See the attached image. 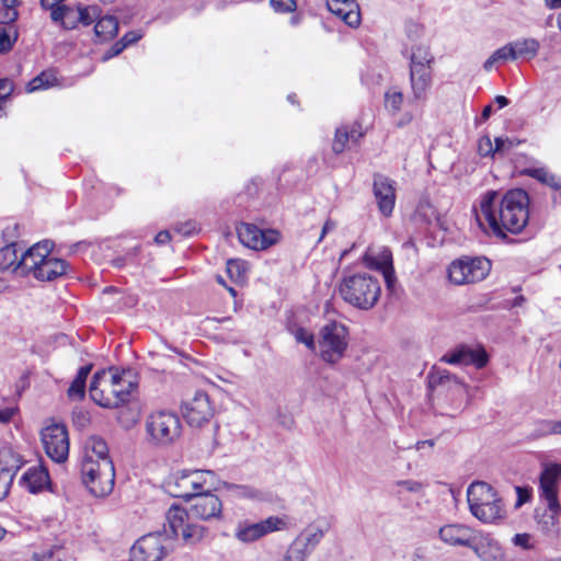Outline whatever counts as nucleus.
I'll return each mask as SVG.
<instances>
[{
	"label": "nucleus",
	"mask_w": 561,
	"mask_h": 561,
	"mask_svg": "<svg viewBox=\"0 0 561 561\" xmlns=\"http://www.w3.org/2000/svg\"><path fill=\"white\" fill-rule=\"evenodd\" d=\"M529 195L523 188H513L500 195L488 191L481 198L480 210L493 233L506 239V231L517 234L529 220Z\"/></svg>",
	"instance_id": "nucleus-1"
},
{
	"label": "nucleus",
	"mask_w": 561,
	"mask_h": 561,
	"mask_svg": "<svg viewBox=\"0 0 561 561\" xmlns=\"http://www.w3.org/2000/svg\"><path fill=\"white\" fill-rule=\"evenodd\" d=\"M467 501L471 514L482 523H499L506 516L502 499L495 489L484 481H476L469 485Z\"/></svg>",
	"instance_id": "nucleus-2"
},
{
	"label": "nucleus",
	"mask_w": 561,
	"mask_h": 561,
	"mask_svg": "<svg viewBox=\"0 0 561 561\" xmlns=\"http://www.w3.org/2000/svg\"><path fill=\"white\" fill-rule=\"evenodd\" d=\"M339 291L345 302L362 310H369L377 304L381 288L376 277L358 273L343 277Z\"/></svg>",
	"instance_id": "nucleus-3"
},
{
	"label": "nucleus",
	"mask_w": 561,
	"mask_h": 561,
	"mask_svg": "<svg viewBox=\"0 0 561 561\" xmlns=\"http://www.w3.org/2000/svg\"><path fill=\"white\" fill-rule=\"evenodd\" d=\"M81 478L89 492L95 497L108 495L114 488L115 469L112 459L95 460L83 457Z\"/></svg>",
	"instance_id": "nucleus-4"
},
{
	"label": "nucleus",
	"mask_w": 561,
	"mask_h": 561,
	"mask_svg": "<svg viewBox=\"0 0 561 561\" xmlns=\"http://www.w3.org/2000/svg\"><path fill=\"white\" fill-rule=\"evenodd\" d=\"M190 517H192L191 514L179 505L173 504L168 510L164 525L173 546L179 536L185 545L193 546L201 542L207 535L208 529L203 525L190 522Z\"/></svg>",
	"instance_id": "nucleus-5"
},
{
	"label": "nucleus",
	"mask_w": 561,
	"mask_h": 561,
	"mask_svg": "<svg viewBox=\"0 0 561 561\" xmlns=\"http://www.w3.org/2000/svg\"><path fill=\"white\" fill-rule=\"evenodd\" d=\"M173 549L164 525L162 531L147 534L133 545L130 561H161Z\"/></svg>",
	"instance_id": "nucleus-6"
},
{
	"label": "nucleus",
	"mask_w": 561,
	"mask_h": 561,
	"mask_svg": "<svg viewBox=\"0 0 561 561\" xmlns=\"http://www.w3.org/2000/svg\"><path fill=\"white\" fill-rule=\"evenodd\" d=\"M348 329L337 321H330L320 330L319 348L321 358L330 364L337 363L348 345Z\"/></svg>",
	"instance_id": "nucleus-7"
},
{
	"label": "nucleus",
	"mask_w": 561,
	"mask_h": 561,
	"mask_svg": "<svg viewBox=\"0 0 561 561\" xmlns=\"http://www.w3.org/2000/svg\"><path fill=\"white\" fill-rule=\"evenodd\" d=\"M213 485L214 483L204 479L198 470H182L169 477L164 483V489L172 497L188 502L205 488L210 489Z\"/></svg>",
	"instance_id": "nucleus-8"
},
{
	"label": "nucleus",
	"mask_w": 561,
	"mask_h": 561,
	"mask_svg": "<svg viewBox=\"0 0 561 561\" xmlns=\"http://www.w3.org/2000/svg\"><path fill=\"white\" fill-rule=\"evenodd\" d=\"M491 271V262L485 257L463 256L455 260L448 267V278L455 285H465L483 280Z\"/></svg>",
	"instance_id": "nucleus-9"
},
{
	"label": "nucleus",
	"mask_w": 561,
	"mask_h": 561,
	"mask_svg": "<svg viewBox=\"0 0 561 561\" xmlns=\"http://www.w3.org/2000/svg\"><path fill=\"white\" fill-rule=\"evenodd\" d=\"M146 427L152 440L159 445H169L181 434L179 416L165 411L152 413L147 419Z\"/></svg>",
	"instance_id": "nucleus-10"
},
{
	"label": "nucleus",
	"mask_w": 561,
	"mask_h": 561,
	"mask_svg": "<svg viewBox=\"0 0 561 561\" xmlns=\"http://www.w3.org/2000/svg\"><path fill=\"white\" fill-rule=\"evenodd\" d=\"M42 442L47 456L55 462H64L69 455V437L66 425L51 424L42 430Z\"/></svg>",
	"instance_id": "nucleus-11"
},
{
	"label": "nucleus",
	"mask_w": 561,
	"mask_h": 561,
	"mask_svg": "<svg viewBox=\"0 0 561 561\" xmlns=\"http://www.w3.org/2000/svg\"><path fill=\"white\" fill-rule=\"evenodd\" d=\"M240 242L252 250H265L279 240V232L274 229H261L253 224L241 222L237 227Z\"/></svg>",
	"instance_id": "nucleus-12"
},
{
	"label": "nucleus",
	"mask_w": 561,
	"mask_h": 561,
	"mask_svg": "<svg viewBox=\"0 0 561 561\" xmlns=\"http://www.w3.org/2000/svg\"><path fill=\"white\" fill-rule=\"evenodd\" d=\"M192 502L188 512L192 517L206 522L221 518V500L213 494L210 489L205 488L201 493L195 495Z\"/></svg>",
	"instance_id": "nucleus-13"
},
{
	"label": "nucleus",
	"mask_w": 561,
	"mask_h": 561,
	"mask_svg": "<svg viewBox=\"0 0 561 561\" xmlns=\"http://www.w3.org/2000/svg\"><path fill=\"white\" fill-rule=\"evenodd\" d=\"M182 414L191 426L199 427L209 422L214 411L207 393L197 391L191 400L183 402Z\"/></svg>",
	"instance_id": "nucleus-14"
},
{
	"label": "nucleus",
	"mask_w": 561,
	"mask_h": 561,
	"mask_svg": "<svg viewBox=\"0 0 561 561\" xmlns=\"http://www.w3.org/2000/svg\"><path fill=\"white\" fill-rule=\"evenodd\" d=\"M284 526L285 522L277 516H270L259 523L245 520L238 524L236 538L242 542H253L272 531L282 529Z\"/></svg>",
	"instance_id": "nucleus-15"
},
{
	"label": "nucleus",
	"mask_w": 561,
	"mask_h": 561,
	"mask_svg": "<svg viewBox=\"0 0 561 561\" xmlns=\"http://www.w3.org/2000/svg\"><path fill=\"white\" fill-rule=\"evenodd\" d=\"M560 481L561 462L546 465L539 477V496L548 504V507L554 508L558 506Z\"/></svg>",
	"instance_id": "nucleus-16"
},
{
	"label": "nucleus",
	"mask_w": 561,
	"mask_h": 561,
	"mask_svg": "<svg viewBox=\"0 0 561 561\" xmlns=\"http://www.w3.org/2000/svg\"><path fill=\"white\" fill-rule=\"evenodd\" d=\"M373 192L379 211L385 217H389L396 204L394 181L383 174L377 173L374 175Z\"/></svg>",
	"instance_id": "nucleus-17"
},
{
	"label": "nucleus",
	"mask_w": 561,
	"mask_h": 561,
	"mask_svg": "<svg viewBox=\"0 0 561 561\" xmlns=\"http://www.w3.org/2000/svg\"><path fill=\"white\" fill-rule=\"evenodd\" d=\"M440 362L450 365H473L480 369L488 364L489 355L484 348L473 350L467 345H459L443 355Z\"/></svg>",
	"instance_id": "nucleus-18"
},
{
	"label": "nucleus",
	"mask_w": 561,
	"mask_h": 561,
	"mask_svg": "<svg viewBox=\"0 0 561 561\" xmlns=\"http://www.w3.org/2000/svg\"><path fill=\"white\" fill-rule=\"evenodd\" d=\"M47 245H54V242L50 240H44L27 249L16 263L14 273L19 274L20 276H27L31 274L34 275L36 268L44 260L43 255Z\"/></svg>",
	"instance_id": "nucleus-19"
},
{
	"label": "nucleus",
	"mask_w": 561,
	"mask_h": 561,
	"mask_svg": "<svg viewBox=\"0 0 561 561\" xmlns=\"http://www.w3.org/2000/svg\"><path fill=\"white\" fill-rule=\"evenodd\" d=\"M54 245H47V248H45L44 260L33 275L37 280L53 282L67 274L69 267L68 263L65 260L49 255Z\"/></svg>",
	"instance_id": "nucleus-20"
},
{
	"label": "nucleus",
	"mask_w": 561,
	"mask_h": 561,
	"mask_svg": "<svg viewBox=\"0 0 561 561\" xmlns=\"http://www.w3.org/2000/svg\"><path fill=\"white\" fill-rule=\"evenodd\" d=\"M110 386L112 399H122V405L128 403L133 398V390L137 387L134 371L131 369H124L122 373H113Z\"/></svg>",
	"instance_id": "nucleus-21"
},
{
	"label": "nucleus",
	"mask_w": 561,
	"mask_h": 561,
	"mask_svg": "<svg viewBox=\"0 0 561 561\" xmlns=\"http://www.w3.org/2000/svg\"><path fill=\"white\" fill-rule=\"evenodd\" d=\"M439 538L449 546L471 548L474 541L472 529L460 524L445 525L439 529Z\"/></svg>",
	"instance_id": "nucleus-22"
},
{
	"label": "nucleus",
	"mask_w": 561,
	"mask_h": 561,
	"mask_svg": "<svg viewBox=\"0 0 561 561\" xmlns=\"http://www.w3.org/2000/svg\"><path fill=\"white\" fill-rule=\"evenodd\" d=\"M534 517L537 520L540 529L548 536L557 537L561 534V505L554 508L537 507L534 513Z\"/></svg>",
	"instance_id": "nucleus-23"
},
{
	"label": "nucleus",
	"mask_w": 561,
	"mask_h": 561,
	"mask_svg": "<svg viewBox=\"0 0 561 561\" xmlns=\"http://www.w3.org/2000/svg\"><path fill=\"white\" fill-rule=\"evenodd\" d=\"M328 9L351 27L360 23L359 9L354 0H329Z\"/></svg>",
	"instance_id": "nucleus-24"
},
{
	"label": "nucleus",
	"mask_w": 561,
	"mask_h": 561,
	"mask_svg": "<svg viewBox=\"0 0 561 561\" xmlns=\"http://www.w3.org/2000/svg\"><path fill=\"white\" fill-rule=\"evenodd\" d=\"M20 484L33 494L50 489L48 471L42 466H33L23 473Z\"/></svg>",
	"instance_id": "nucleus-25"
},
{
	"label": "nucleus",
	"mask_w": 561,
	"mask_h": 561,
	"mask_svg": "<svg viewBox=\"0 0 561 561\" xmlns=\"http://www.w3.org/2000/svg\"><path fill=\"white\" fill-rule=\"evenodd\" d=\"M410 83L415 100H423L432 85V67L410 66Z\"/></svg>",
	"instance_id": "nucleus-26"
},
{
	"label": "nucleus",
	"mask_w": 561,
	"mask_h": 561,
	"mask_svg": "<svg viewBox=\"0 0 561 561\" xmlns=\"http://www.w3.org/2000/svg\"><path fill=\"white\" fill-rule=\"evenodd\" d=\"M427 383L431 390L439 388L455 389L457 391L466 390V385L456 375L435 366L427 374Z\"/></svg>",
	"instance_id": "nucleus-27"
},
{
	"label": "nucleus",
	"mask_w": 561,
	"mask_h": 561,
	"mask_svg": "<svg viewBox=\"0 0 561 561\" xmlns=\"http://www.w3.org/2000/svg\"><path fill=\"white\" fill-rule=\"evenodd\" d=\"M106 375L107 373L105 370H99L93 375L89 389L90 397L100 407L117 409L122 405V399H112L110 390L106 393L105 389L100 388L101 380H103Z\"/></svg>",
	"instance_id": "nucleus-28"
},
{
	"label": "nucleus",
	"mask_w": 561,
	"mask_h": 561,
	"mask_svg": "<svg viewBox=\"0 0 561 561\" xmlns=\"http://www.w3.org/2000/svg\"><path fill=\"white\" fill-rule=\"evenodd\" d=\"M364 260L369 268H374L382 273L387 288L392 290L396 283V276L392 265L391 252L389 250H385L380 259L365 255Z\"/></svg>",
	"instance_id": "nucleus-29"
},
{
	"label": "nucleus",
	"mask_w": 561,
	"mask_h": 561,
	"mask_svg": "<svg viewBox=\"0 0 561 561\" xmlns=\"http://www.w3.org/2000/svg\"><path fill=\"white\" fill-rule=\"evenodd\" d=\"M101 15V9L99 5H78V18L73 21H64L62 27L66 30H73L79 23L88 26L91 25Z\"/></svg>",
	"instance_id": "nucleus-30"
},
{
	"label": "nucleus",
	"mask_w": 561,
	"mask_h": 561,
	"mask_svg": "<svg viewBox=\"0 0 561 561\" xmlns=\"http://www.w3.org/2000/svg\"><path fill=\"white\" fill-rule=\"evenodd\" d=\"M515 53V60L523 58L530 60L538 55L540 43L536 38H522L511 42Z\"/></svg>",
	"instance_id": "nucleus-31"
},
{
	"label": "nucleus",
	"mask_w": 561,
	"mask_h": 561,
	"mask_svg": "<svg viewBox=\"0 0 561 561\" xmlns=\"http://www.w3.org/2000/svg\"><path fill=\"white\" fill-rule=\"evenodd\" d=\"M522 174L530 176L554 191L561 190V178L545 168H527L522 171Z\"/></svg>",
	"instance_id": "nucleus-32"
},
{
	"label": "nucleus",
	"mask_w": 561,
	"mask_h": 561,
	"mask_svg": "<svg viewBox=\"0 0 561 561\" xmlns=\"http://www.w3.org/2000/svg\"><path fill=\"white\" fill-rule=\"evenodd\" d=\"M84 457H90L95 460L111 459L106 442L100 436H91L88 438Z\"/></svg>",
	"instance_id": "nucleus-33"
},
{
	"label": "nucleus",
	"mask_w": 561,
	"mask_h": 561,
	"mask_svg": "<svg viewBox=\"0 0 561 561\" xmlns=\"http://www.w3.org/2000/svg\"><path fill=\"white\" fill-rule=\"evenodd\" d=\"M94 26L95 35L103 39H111L118 33V21L113 15L99 16Z\"/></svg>",
	"instance_id": "nucleus-34"
},
{
	"label": "nucleus",
	"mask_w": 561,
	"mask_h": 561,
	"mask_svg": "<svg viewBox=\"0 0 561 561\" xmlns=\"http://www.w3.org/2000/svg\"><path fill=\"white\" fill-rule=\"evenodd\" d=\"M92 365H85L79 368L76 378L68 388V396L73 399H83L85 393V381L91 373Z\"/></svg>",
	"instance_id": "nucleus-35"
},
{
	"label": "nucleus",
	"mask_w": 561,
	"mask_h": 561,
	"mask_svg": "<svg viewBox=\"0 0 561 561\" xmlns=\"http://www.w3.org/2000/svg\"><path fill=\"white\" fill-rule=\"evenodd\" d=\"M22 465L20 455L12 449L3 448L0 450V470L3 469V471H9L10 474L15 476Z\"/></svg>",
	"instance_id": "nucleus-36"
},
{
	"label": "nucleus",
	"mask_w": 561,
	"mask_h": 561,
	"mask_svg": "<svg viewBox=\"0 0 561 561\" xmlns=\"http://www.w3.org/2000/svg\"><path fill=\"white\" fill-rule=\"evenodd\" d=\"M324 536V531L314 526H308L296 539L300 540L304 548L310 553L316 549Z\"/></svg>",
	"instance_id": "nucleus-37"
},
{
	"label": "nucleus",
	"mask_w": 561,
	"mask_h": 561,
	"mask_svg": "<svg viewBox=\"0 0 561 561\" xmlns=\"http://www.w3.org/2000/svg\"><path fill=\"white\" fill-rule=\"evenodd\" d=\"M57 83L55 71L44 70L36 77H34L26 85L27 92H35L43 89H48Z\"/></svg>",
	"instance_id": "nucleus-38"
},
{
	"label": "nucleus",
	"mask_w": 561,
	"mask_h": 561,
	"mask_svg": "<svg viewBox=\"0 0 561 561\" xmlns=\"http://www.w3.org/2000/svg\"><path fill=\"white\" fill-rule=\"evenodd\" d=\"M471 549L482 561H502L504 557L502 549L496 542H489L488 546L473 543Z\"/></svg>",
	"instance_id": "nucleus-39"
},
{
	"label": "nucleus",
	"mask_w": 561,
	"mask_h": 561,
	"mask_svg": "<svg viewBox=\"0 0 561 561\" xmlns=\"http://www.w3.org/2000/svg\"><path fill=\"white\" fill-rule=\"evenodd\" d=\"M18 244L15 242L9 243L0 249V271H9L14 272V267L19 262L18 256Z\"/></svg>",
	"instance_id": "nucleus-40"
},
{
	"label": "nucleus",
	"mask_w": 561,
	"mask_h": 561,
	"mask_svg": "<svg viewBox=\"0 0 561 561\" xmlns=\"http://www.w3.org/2000/svg\"><path fill=\"white\" fill-rule=\"evenodd\" d=\"M507 60H515L514 48L511 43L496 49L483 64L485 71H490L496 62H505Z\"/></svg>",
	"instance_id": "nucleus-41"
},
{
	"label": "nucleus",
	"mask_w": 561,
	"mask_h": 561,
	"mask_svg": "<svg viewBox=\"0 0 561 561\" xmlns=\"http://www.w3.org/2000/svg\"><path fill=\"white\" fill-rule=\"evenodd\" d=\"M434 56L431 54L430 48L424 45L413 46L410 56V66L422 65L424 67H432Z\"/></svg>",
	"instance_id": "nucleus-42"
},
{
	"label": "nucleus",
	"mask_w": 561,
	"mask_h": 561,
	"mask_svg": "<svg viewBox=\"0 0 561 561\" xmlns=\"http://www.w3.org/2000/svg\"><path fill=\"white\" fill-rule=\"evenodd\" d=\"M502 145V137H496L493 145L489 136H483L479 139L478 152L481 157H493L495 153H503Z\"/></svg>",
	"instance_id": "nucleus-43"
},
{
	"label": "nucleus",
	"mask_w": 561,
	"mask_h": 561,
	"mask_svg": "<svg viewBox=\"0 0 561 561\" xmlns=\"http://www.w3.org/2000/svg\"><path fill=\"white\" fill-rule=\"evenodd\" d=\"M18 31L14 26H2L0 25V54H7L18 41Z\"/></svg>",
	"instance_id": "nucleus-44"
},
{
	"label": "nucleus",
	"mask_w": 561,
	"mask_h": 561,
	"mask_svg": "<svg viewBox=\"0 0 561 561\" xmlns=\"http://www.w3.org/2000/svg\"><path fill=\"white\" fill-rule=\"evenodd\" d=\"M310 554L306 548H304L300 540L295 539L290 546L288 547L285 558V561H305L306 558Z\"/></svg>",
	"instance_id": "nucleus-45"
},
{
	"label": "nucleus",
	"mask_w": 561,
	"mask_h": 561,
	"mask_svg": "<svg viewBox=\"0 0 561 561\" xmlns=\"http://www.w3.org/2000/svg\"><path fill=\"white\" fill-rule=\"evenodd\" d=\"M222 486L236 497H255L257 491L249 485L221 482Z\"/></svg>",
	"instance_id": "nucleus-46"
},
{
	"label": "nucleus",
	"mask_w": 561,
	"mask_h": 561,
	"mask_svg": "<svg viewBox=\"0 0 561 561\" xmlns=\"http://www.w3.org/2000/svg\"><path fill=\"white\" fill-rule=\"evenodd\" d=\"M347 126H341L335 129L332 150L334 153H342L347 145Z\"/></svg>",
	"instance_id": "nucleus-47"
},
{
	"label": "nucleus",
	"mask_w": 561,
	"mask_h": 561,
	"mask_svg": "<svg viewBox=\"0 0 561 561\" xmlns=\"http://www.w3.org/2000/svg\"><path fill=\"white\" fill-rule=\"evenodd\" d=\"M295 339L298 343L305 344L310 351L316 350L314 336L305 328H297L295 331Z\"/></svg>",
	"instance_id": "nucleus-48"
},
{
	"label": "nucleus",
	"mask_w": 561,
	"mask_h": 561,
	"mask_svg": "<svg viewBox=\"0 0 561 561\" xmlns=\"http://www.w3.org/2000/svg\"><path fill=\"white\" fill-rule=\"evenodd\" d=\"M14 477L15 476L10 474L9 471L0 470V501L9 494Z\"/></svg>",
	"instance_id": "nucleus-49"
},
{
	"label": "nucleus",
	"mask_w": 561,
	"mask_h": 561,
	"mask_svg": "<svg viewBox=\"0 0 561 561\" xmlns=\"http://www.w3.org/2000/svg\"><path fill=\"white\" fill-rule=\"evenodd\" d=\"M517 500L515 503V508H519L525 503L529 502L533 495V490L530 486H515Z\"/></svg>",
	"instance_id": "nucleus-50"
},
{
	"label": "nucleus",
	"mask_w": 561,
	"mask_h": 561,
	"mask_svg": "<svg viewBox=\"0 0 561 561\" xmlns=\"http://www.w3.org/2000/svg\"><path fill=\"white\" fill-rule=\"evenodd\" d=\"M270 3L276 12L283 13L293 12L297 7L295 0H271Z\"/></svg>",
	"instance_id": "nucleus-51"
},
{
	"label": "nucleus",
	"mask_w": 561,
	"mask_h": 561,
	"mask_svg": "<svg viewBox=\"0 0 561 561\" xmlns=\"http://www.w3.org/2000/svg\"><path fill=\"white\" fill-rule=\"evenodd\" d=\"M403 101V95L399 91L386 93V106L393 111H399Z\"/></svg>",
	"instance_id": "nucleus-52"
},
{
	"label": "nucleus",
	"mask_w": 561,
	"mask_h": 561,
	"mask_svg": "<svg viewBox=\"0 0 561 561\" xmlns=\"http://www.w3.org/2000/svg\"><path fill=\"white\" fill-rule=\"evenodd\" d=\"M227 273L231 279H239L242 276V263L238 260H228Z\"/></svg>",
	"instance_id": "nucleus-53"
},
{
	"label": "nucleus",
	"mask_w": 561,
	"mask_h": 561,
	"mask_svg": "<svg viewBox=\"0 0 561 561\" xmlns=\"http://www.w3.org/2000/svg\"><path fill=\"white\" fill-rule=\"evenodd\" d=\"M72 9L68 5H58L56 8L50 9V18L54 22H61L67 14H71Z\"/></svg>",
	"instance_id": "nucleus-54"
},
{
	"label": "nucleus",
	"mask_w": 561,
	"mask_h": 561,
	"mask_svg": "<svg viewBox=\"0 0 561 561\" xmlns=\"http://www.w3.org/2000/svg\"><path fill=\"white\" fill-rule=\"evenodd\" d=\"M174 229L176 232L183 236H191L197 231V224L195 221L188 220L178 224Z\"/></svg>",
	"instance_id": "nucleus-55"
},
{
	"label": "nucleus",
	"mask_w": 561,
	"mask_h": 561,
	"mask_svg": "<svg viewBox=\"0 0 561 561\" xmlns=\"http://www.w3.org/2000/svg\"><path fill=\"white\" fill-rule=\"evenodd\" d=\"M530 538H531L530 535L526 534V533H524V534H516L513 537L512 541H513V543L515 546L522 547L523 549L528 550V549L531 548V545L529 542Z\"/></svg>",
	"instance_id": "nucleus-56"
},
{
	"label": "nucleus",
	"mask_w": 561,
	"mask_h": 561,
	"mask_svg": "<svg viewBox=\"0 0 561 561\" xmlns=\"http://www.w3.org/2000/svg\"><path fill=\"white\" fill-rule=\"evenodd\" d=\"M18 16H19V13L16 10L1 9L0 10V25L3 26L4 24H11V23L15 22Z\"/></svg>",
	"instance_id": "nucleus-57"
},
{
	"label": "nucleus",
	"mask_w": 561,
	"mask_h": 561,
	"mask_svg": "<svg viewBox=\"0 0 561 561\" xmlns=\"http://www.w3.org/2000/svg\"><path fill=\"white\" fill-rule=\"evenodd\" d=\"M125 49L124 43L117 41L112 47L103 55L102 60L107 61L111 58L118 56Z\"/></svg>",
	"instance_id": "nucleus-58"
},
{
	"label": "nucleus",
	"mask_w": 561,
	"mask_h": 561,
	"mask_svg": "<svg viewBox=\"0 0 561 561\" xmlns=\"http://www.w3.org/2000/svg\"><path fill=\"white\" fill-rule=\"evenodd\" d=\"M142 37V34L136 31L127 32L119 41L124 43L125 48L131 44L137 43Z\"/></svg>",
	"instance_id": "nucleus-59"
},
{
	"label": "nucleus",
	"mask_w": 561,
	"mask_h": 561,
	"mask_svg": "<svg viewBox=\"0 0 561 561\" xmlns=\"http://www.w3.org/2000/svg\"><path fill=\"white\" fill-rule=\"evenodd\" d=\"M398 485L405 488L409 492L419 493L423 489V484L414 480L399 481Z\"/></svg>",
	"instance_id": "nucleus-60"
},
{
	"label": "nucleus",
	"mask_w": 561,
	"mask_h": 561,
	"mask_svg": "<svg viewBox=\"0 0 561 561\" xmlns=\"http://www.w3.org/2000/svg\"><path fill=\"white\" fill-rule=\"evenodd\" d=\"M364 136L363 131L360 130V126L354 124L353 126H347V141L357 142L359 138Z\"/></svg>",
	"instance_id": "nucleus-61"
},
{
	"label": "nucleus",
	"mask_w": 561,
	"mask_h": 561,
	"mask_svg": "<svg viewBox=\"0 0 561 561\" xmlns=\"http://www.w3.org/2000/svg\"><path fill=\"white\" fill-rule=\"evenodd\" d=\"M5 91L3 95H0V100H5L13 91L12 83L9 79H0V92Z\"/></svg>",
	"instance_id": "nucleus-62"
},
{
	"label": "nucleus",
	"mask_w": 561,
	"mask_h": 561,
	"mask_svg": "<svg viewBox=\"0 0 561 561\" xmlns=\"http://www.w3.org/2000/svg\"><path fill=\"white\" fill-rule=\"evenodd\" d=\"M412 561H428L426 549L423 547L415 548L412 553Z\"/></svg>",
	"instance_id": "nucleus-63"
},
{
	"label": "nucleus",
	"mask_w": 561,
	"mask_h": 561,
	"mask_svg": "<svg viewBox=\"0 0 561 561\" xmlns=\"http://www.w3.org/2000/svg\"><path fill=\"white\" fill-rule=\"evenodd\" d=\"M14 413L15 410L12 408H5L3 410H0V423H9L12 420Z\"/></svg>",
	"instance_id": "nucleus-64"
}]
</instances>
